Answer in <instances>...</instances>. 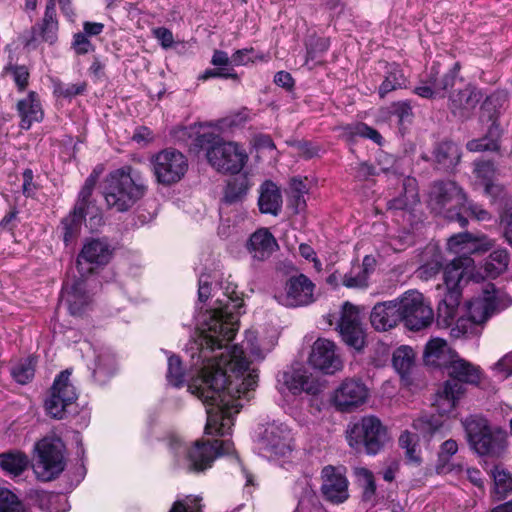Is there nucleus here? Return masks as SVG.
<instances>
[{
	"mask_svg": "<svg viewBox=\"0 0 512 512\" xmlns=\"http://www.w3.org/2000/svg\"><path fill=\"white\" fill-rule=\"evenodd\" d=\"M398 442L399 446L405 450L406 461L419 466L422 462L419 436L406 430L401 433Z\"/></svg>",
	"mask_w": 512,
	"mask_h": 512,
	"instance_id": "39",
	"label": "nucleus"
},
{
	"mask_svg": "<svg viewBox=\"0 0 512 512\" xmlns=\"http://www.w3.org/2000/svg\"><path fill=\"white\" fill-rule=\"evenodd\" d=\"M460 211L463 212H470L472 216H474L479 221H486L490 219V214L488 211L483 209L477 204H474L467 200L466 205L464 207L460 208Z\"/></svg>",
	"mask_w": 512,
	"mask_h": 512,
	"instance_id": "59",
	"label": "nucleus"
},
{
	"mask_svg": "<svg viewBox=\"0 0 512 512\" xmlns=\"http://www.w3.org/2000/svg\"><path fill=\"white\" fill-rule=\"evenodd\" d=\"M494 370L499 372L504 378L512 375V351L495 363Z\"/></svg>",
	"mask_w": 512,
	"mask_h": 512,
	"instance_id": "60",
	"label": "nucleus"
},
{
	"mask_svg": "<svg viewBox=\"0 0 512 512\" xmlns=\"http://www.w3.org/2000/svg\"><path fill=\"white\" fill-rule=\"evenodd\" d=\"M433 156L437 168L447 171L458 165L461 152L458 145L454 142L443 141L435 146Z\"/></svg>",
	"mask_w": 512,
	"mask_h": 512,
	"instance_id": "34",
	"label": "nucleus"
},
{
	"mask_svg": "<svg viewBox=\"0 0 512 512\" xmlns=\"http://www.w3.org/2000/svg\"><path fill=\"white\" fill-rule=\"evenodd\" d=\"M200 499L187 497L186 500L176 501L169 512H202Z\"/></svg>",
	"mask_w": 512,
	"mask_h": 512,
	"instance_id": "56",
	"label": "nucleus"
},
{
	"mask_svg": "<svg viewBox=\"0 0 512 512\" xmlns=\"http://www.w3.org/2000/svg\"><path fill=\"white\" fill-rule=\"evenodd\" d=\"M258 206L261 213L277 216L282 209L280 189L272 181H265L259 190Z\"/></svg>",
	"mask_w": 512,
	"mask_h": 512,
	"instance_id": "31",
	"label": "nucleus"
},
{
	"mask_svg": "<svg viewBox=\"0 0 512 512\" xmlns=\"http://www.w3.org/2000/svg\"><path fill=\"white\" fill-rule=\"evenodd\" d=\"M208 162L217 171L239 173L248 160L246 150L235 142H216L206 152Z\"/></svg>",
	"mask_w": 512,
	"mask_h": 512,
	"instance_id": "13",
	"label": "nucleus"
},
{
	"mask_svg": "<svg viewBox=\"0 0 512 512\" xmlns=\"http://www.w3.org/2000/svg\"><path fill=\"white\" fill-rule=\"evenodd\" d=\"M468 443L480 456L500 457L506 449V434L492 428L485 418L470 416L463 422Z\"/></svg>",
	"mask_w": 512,
	"mask_h": 512,
	"instance_id": "6",
	"label": "nucleus"
},
{
	"mask_svg": "<svg viewBox=\"0 0 512 512\" xmlns=\"http://www.w3.org/2000/svg\"><path fill=\"white\" fill-rule=\"evenodd\" d=\"M414 360V351L409 346H400L393 353V366L402 378L409 375L412 367L414 366Z\"/></svg>",
	"mask_w": 512,
	"mask_h": 512,
	"instance_id": "41",
	"label": "nucleus"
},
{
	"mask_svg": "<svg viewBox=\"0 0 512 512\" xmlns=\"http://www.w3.org/2000/svg\"><path fill=\"white\" fill-rule=\"evenodd\" d=\"M246 248L253 259L264 261L278 249V244L267 229H259L249 237Z\"/></svg>",
	"mask_w": 512,
	"mask_h": 512,
	"instance_id": "25",
	"label": "nucleus"
},
{
	"mask_svg": "<svg viewBox=\"0 0 512 512\" xmlns=\"http://www.w3.org/2000/svg\"><path fill=\"white\" fill-rule=\"evenodd\" d=\"M17 111L21 118L20 127L24 130H29L33 123L41 122L44 118L39 96L34 91L18 101Z\"/></svg>",
	"mask_w": 512,
	"mask_h": 512,
	"instance_id": "27",
	"label": "nucleus"
},
{
	"mask_svg": "<svg viewBox=\"0 0 512 512\" xmlns=\"http://www.w3.org/2000/svg\"><path fill=\"white\" fill-rule=\"evenodd\" d=\"M358 482L363 489L362 500L364 502L374 503L376 494V483L373 473L367 468H357L355 470Z\"/></svg>",
	"mask_w": 512,
	"mask_h": 512,
	"instance_id": "44",
	"label": "nucleus"
},
{
	"mask_svg": "<svg viewBox=\"0 0 512 512\" xmlns=\"http://www.w3.org/2000/svg\"><path fill=\"white\" fill-rule=\"evenodd\" d=\"M249 119L247 109H242L219 120L221 129H234L243 126Z\"/></svg>",
	"mask_w": 512,
	"mask_h": 512,
	"instance_id": "50",
	"label": "nucleus"
},
{
	"mask_svg": "<svg viewBox=\"0 0 512 512\" xmlns=\"http://www.w3.org/2000/svg\"><path fill=\"white\" fill-rule=\"evenodd\" d=\"M219 306L206 310L198 323L199 335L190 348L196 375L188 390L206 407L205 433L224 436L233 425V416L249 401L258 385V372L250 368L242 347L211 356L216 350L227 348L239 327V316L244 307L237 290H224Z\"/></svg>",
	"mask_w": 512,
	"mask_h": 512,
	"instance_id": "1",
	"label": "nucleus"
},
{
	"mask_svg": "<svg viewBox=\"0 0 512 512\" xmlns=\"http://www.w3.org/2000/svg\"><path fill=\"white\" fill-rule=\"evenodd\" d=\"M0 512H24L17 496L8 490L0 491Z\"/></svg>",
	"mask_w": 512,
	"mask_h": 512,
	"instance_id": "51",
	"label": "nucleus"
},
{
	"mask_svg": "<svg viewBox=\"0 0 512 512\" xmlns=\"http://www.w3.org/2000/svg\"><path fill=\"white\" fill-rule=\"evenodd\" d=\"M448 250L459 257L453 259L444 269L446 288H461L484 281V275L477 270L474 260L467 256L477 250L478 244L468 232L453 235L447 242Z\"/></svg>",
	"mask_w": 512,
	"mask_h": 512,
	"instance_id": "4",
	"label": "nucleus"
},
{
	"mask_svg": "<svg viewBox=\"0 0 512 512\" xmlns=\"http://www.w3.org/2000/svg\"><path fill=\"white\" fill-rule=\"evenodd\" d=\"M473 174L478 183L483 186L486 195L496 197L502 188L494 183L496 168L490 160H478L474 162Z\"/></svg>",
	"mask_w": 512,
	"mask_h": 512,
	"instance_id": "32",
	"label": "nucleus"
},
{
	"mask_svg": "<svg viewBox=\"0 0 512 512\" xmlns=\"http://www.w3.org/2000/svg\"><path fill=\"white\" fill-rule=\"evenodd\" d=\"M368 395L369 390L361 380L347 378L334 390L331 400L336 410L349 413L362 406Z\"/></svg>",
	"mask_w": 512,
	"mask_h": 512,
	"instance_id": "16",
	"label": "nucleus"
},
{
	"mask_svg": "<svg viewBox=\"0 0 512 512\" xmlns=\"http://www.w3.org/2000/svg\"><path fill=\"white\" fill-rule=\"evenodd\" d=\"M37 460L34 472L38 479L51 481L57 478L65 469V445L60 438L45 437L35 445Z\"/></svg>",
	"mask_w": 512,
	"mask_h": 512,
	"instance_id": "10",
	"label": "nucleus"
},
{
	"mask_svg": "<svg viewBox=\"0 0 512 512\" xmlns=\"http://www.w3.org/2000/svg\"><path fill=\"white\" fill-rule=\"evenodd\" d=\"M337 327L343 342L347 346L356 351H361L364 348L365 332L360 321L359 312L350 302H345L342 305Z\"/></svg>",
	"mask_w": 512,
	"mask_h": 512,
	"instance_id": "17",
	"label": "nucleus"
},
{
	"mask_svg": "<svg viewBox=\"0 0 512 512\" xmlns=\"http://www.w3.org/2000/svg\"><path fill=\"white\" fill-rule=\"evenodd\" d=\"M269 296L275 299L280 305L295 308L305 306L316 301L321 293L317 290H268Z\"/></svg>",
	"mask_w": 512,
	"mask_h": 512,
	"instance_id": "28",
	"label": "nucleus"
},
{
	"mask_svg": "<svg viewBox=\"0 0 512 512\" xmlns=\"http://www.w3.org/2000/svg\"><path fill=\"white\" fill-rule=\"evenodd\" d=\"M216 77L238 80V74L233 68H225L221 66L214 69H206L201 75H199L198 79L205 81Z\"/></svg>",
	"mask_w": 512,
	"mask_h": 512,
	"instance_id": "54",
	"label": "nucleus"
},
{
	"mask_svg": "<svg viewBox=\"0 0 512 512\" xmlns=\"http://www.w3.org/2000/svg\"><path fill=\"white\" fill-rule=\"evenodd\" d=\"M370 321L377 331H387L401 321L400 299L376 304L371 312Z\"/></svg>",
	"mask_w": 512,
	"mask_h": 512,
	"instance_id": "23",
	"label": "nucleus"
},
{
	"mask_svg": "<svg viewBox=\"0 0 512 512\" xmlns=\"http://www.w3.org/2000/svg\"><path fill=\"white\" fill-rule=\"evenodd\" d=\"M85 214L72 210L61 221L62 237L65 245H68L74 239H77Z\"/></svg>",
	"mask_w": 512,
	"mask_h": 512,
	"instance_id": "40",
	"label": "nucleus"
},
{
	"mask_svg": "<svg viewBox=\"0 0 512 512\" xmlns=\"http://www.w3.org/2000/svg\"><path fill=\"white\" fill-rule=\"evenodd\" d=\"M59 5L63 13L67 16H72L73 12L70 6V0H58ZM58 30V22L56 19V10H55V0H47L46 9L44 13V17L42 19V23L37 27H33L32 40H38V37L41 38L42 41L48 42L52 44L55 42Z\"/></svg>",
	"mask_w": 512,
	"mask_h": 512,
	"instance_id": "22",
	"label": "nucleus"
},
{
	"mask_svg": "<svg viewBox=\"0 0 512 512\" xmlns=\"http://www.w3.org/2000/svg\"><path fill=\"white\" fill-rule=\"evenodd\" d=\"M419 204V195L414 178L407 177L402 180V190L398 196L387 202L389 211H401L403 214H411L415 206Z\"/></svg>",
	"mask_w": 512,
	"mask_h": 512,
	"instance_id": "24",
	"label": "nucleus"
},
{
	"mask_svg": "<svg viewBox=\"0 0 512 512\" xmlns=\"http://www.w3.org/2000/svg\"><path fill=\"white\" fill-rule=\"evenodd\" d=\"M347 440L353 449H364L367 454L375 455L384 447L388 437L377 417L365 416L348 428Z\"/></svg>",
	"mask_w": 512,
	"mask_h": 512,
	"instance_id": "9",
	"label": "nucleus"
},
{
	"mask_svg": "<svg viewBox=\"0 0 512 512\" xmlns=\"http://www.w3.org/2000/svg\"><path fill=\"white\" fill-rule=\"evenodd\" d=\"M461 299L462 290L446 291L437 308L438 326L450 327L455 322L456 327L466 333L467 321L480 325L486 322L494 313L512 304V298L505 290H482L481 296L465 303L462 308L464 314L460 315Z\"/></svg>",
	"mask_w": 512,
	"mask_h": 512,
	"instance_id": "2",
	"label": "nucleus"
},
{
	"mask_svg": "<svg viewBox=\"0 0 512 512\" xmlns=\"http://www.w3.org/2000/svg\"><path fill=\"white\" fill-rule=\"evenodd\" d=\"M185 370L182 366L181 359L176 355L168 357L167 381L175 386L180 387L184 384Z\"/></svg>",
	"mask_w": 512,
	"mask_h": 512,
	"instance_id": "47",
	"label": "nucleus"
},
{
	"mask_svg": "<svg viewBox=\"0 0 512 512\" xmlns=\"http://www.w3.org/2000/svg\"><path fill=\"white\" fill-rule=\"evenodd\" d=\"M308 361L313 368L324 374L331 375L342 368L336 346L328 339L319 338L314 342Z\"/></svg>",
	"mask_w": 512,
	"mask_h": 512,
	"instance_id": "19",
	"label": "nucleus"
},
{
	"mask_svg": "<svg viewBox=\"0 0 512 512\" xmlns=\"http://www.w3.org/2000/svg\"><path fill=\"white\" fill-rule=\"evenodd\" d=\"M494 481V497L501 500L512 491V476L500 466H495L491 471Z\"/></svg>",
	"mask_w": 512,
	"mask_h": 512,
	"instance_id": "42",
	"label": "nucleus"
},
{
	"mask_svg": "<svg viewBox=\"0 0 512 512\" xmlns=\"http://www.w3.org/2000/svg\"><path fill=\"white\" fill-rule=\"evenodd\" d=\"M459 70V63H455L454 66L447 73L440 77L436 90L438 96L444 97L443 93L455 85Z\"/></svg>",
	"mask_w": 512,
	"mask_h": 512,
	"instance_id": "52",
	"label": "nucleus"
},
{
	"mask_svg": "<svg viewBox=\"0 0 512 512\" xmlns=\"http://www.w3.org/2000/svg\"><path fill=\"white\" fill-rule=\"evenodd\" d=\"M35 373V361L33 358H26L19 361L12 369V377L20 384L28 383Z\"/></svg>",
	"mask_w": 512,
	"mask_h": 512,
	"instance_id": "46",
	"label": "nucleus"
},
{
	"mask_svg": "<svg viewBox=\"0 0 512 512\" xmlns=\"http://www.w3.org/2000/svg\"><path fill=\"white\" fill-rule=\"evenodd\" d=\"M153 35L165 49L170 48L174 43L173 33L167 28H156L153 30Z\"/></svg>",
	"mask_w": 512,
	"mask_h": 512,
	"instance_id": "61",
	"label": "nucleus"
},
{
	"mask_svg": "<svg viewBox=\"0 0 512 512\" xmlns=\"http://www.w3.org/2000/svg\"><path fill=\"white\" fill-rule=\"evenodd\" d=\"M467 202L463 190L453 181H440L434 183L429 194V206L437 214H443L452 221H457L464 227L467 219L460 211Z\"/></svg>",
	"mask_w": 512,
	"mask_h": 512,
	"instance_id": "8",
	"label": "nucleus"
},
{
	"mask_svg": "<svg viewBox=\"0 0 512 512\" xmlns=\"http://www.w3.org/2000/svg\"><path fill=\"white\" fill-rule=\"evenodd\" d=\"M259 449L267 457L285 456L291 451V436L287 426L269 425L259 442Z\"/></svg>",
	"mask_w": 512,
	"mask_h": 512,
	"instance_id": "21",
	"label": "nucleus"
},
{
	"mask_svg": "<svg viewBox=\"0 0 512 512\" xmlns=\"http://www.w3.org/2000/svg\"><path fill=\"white\" fill-rule=\"evenodd\" d=\"M458 451V444L455 440L449 439L442 443L439 451V461L446 464L449 459Z\"/></svg>",
	"mask_w": 512,
	"mask_h": 512,
	"instance_id": "58",
	"label": "nucleus"
},
{
	"mask_svg": "<svg viewBox=\"0 0 512 512\" xmlns=\"http://www.w3.org/2000/svg\"><path fill=\"white\" fill-rule=\"evenodd\" d=\"M321 478V492L325 500L339 504L348 499V480L340 468L325 466Z\"/></svg>",
	"mask_w": 512,
	"mask_h": 512,
	"instance_id": "20",
	"label": "nucleus"
},
{
	"mask_svg": "<svg viewBox=\"0 0 512 512\" xmlns=\"http://www.w3.org/2000/svg\"><path fill=\"white\" fill-rule=\"evenodd\" d=\"M510 257L506 249H496L486 258L484 266L477 268L484 275V280L495 279L504 273L509 265Z\"/></svg>",
	"mask_w": 512,
	"mask_h": 512,
	"instance_id": "37",
	"label": "nucleus"
},
{
	"mask_svg": "<svg viewBox=\"0 0 512 512\" xmlns=\"http://www.w3.org/2000/svg\"><path fill=\"white\" fill-rule=\"evenodd\" d=\"M113 253L114 249L106 238H90L77 256L76 269L82 278H87L97 268L106 266Z\"/></svg>",
	"mask_w": 512,
	"mask_h": 512,
	"instance_id": "14",
	"label": "nucleus"
},
{
	"mask_svg": "<svg viewBox=\"0 0 512 512\" xmlns=\"http://www.w3.org/2000/svg\"><path fill=\"white\" fill-rule=\"evenodd\" d=\"M97 182V176L91 174L86 180L81 188L78 199L75 203L73 210L83 213L86 215L87 209L91 204L90 198L92 196L93 190L95 188Z\"/></svg>",
	"mask_w": 512,
	"mask_h": 512,
	"instance_id": "45",
	"label": "nucleus"
},
{
	"mask_svg": "<svg viewBox=\"0 0 512 512\" xmlns=\"http://www.w3.org/2000/svg\"><path fill=\"white\" fill-rule=\"evenodd\" d=\"M146 191L147 184L143 174L131 166H124L106 177L103 196L109 209L126 212L145 195Z\"/></svg>",
	"mask_w": 512,
	"mask_h": 512,
	"instance_id": "3",
	"label": "nucleus"
},
{
	"mask_svg": "<svg viewBox=\"0 0 512 512\" xmlns=\"http://www.w3.org/2000/svg\"><path fill=\"white\" fill-rule=\"evenodd\" d=\"M389 113L397 117L400 124L410 122L413 117L412 106L408 100L392 103L389 108Z\"/></svg>",
	"mask_w": 512,
	"mask_h": 512,
	"instance_id": "49",
	"label": "nucleus"
},
{
	"mask_svg": "<svg viewBox=\"0 0 512 512\" xmlns=\"http://www.w3.org/2000/svg\"><path fill=\"white\" fill-rule=\"evenodd\" d=\"M71 371L66 369L54 379L50 395L45 400L47 413L55 419H63L68 408L77 400V391L70 381Z\"/></svg>",
	"mask_w": 512,
	"mask_h": 512,
	"instance_id": "15",
	"label": "nucleus"
},
{
	"mask_svg": "<svg viewBox=\"0 0 512 512\" xmlns=\"http://www.w3.org/2000/svg\"><path fill=\"white\" fill-rule=\"evenodd\" d=\"M439 272V265L438 263L434 265H423L421 266L416 272L415 277L422 279V280H428L435 276Z\"/></svg>",
	"mask_w": 512,
	"mask_h": 512,
	"instance_id": "63",
	"label": "nucleus"
},
{
	"mask_svg": "<svg viewBox=\"0 0 512 512\" xmlns=\"http://www.w3.org/2000/svg\"><path fill=\"white\" fill-rule=\"evenodd\" d=\"M116 371V360L110 352H103L96 358V367L93 371L94 378L98 382H104L106 378L112 376Z\"/></svg>",
	"mask_w": 512,
	"mask_h": 512,
	"instance_id": "43",
	"label": "nucleus"
},
{
	"mask_svg": "<svg viewBox=\"0 0 512 512\" xmlns=\"http://www.w3.org/2000/svg\"><path fill=\"white\" fill-rule=\"evenodd\" d=\"M455 354L450 350L445 340L434 338L426 344L423 359L426 365L445 368L450 357Z\"/></svg>",
	"mask_w": 512,
	"mask_h": 512,
	"instance_id": "33",
	"label": "nucleus"
},
{
	"mask_svg": "<svg viewBox=\"0 0 512 512\" xmlns=\"http://www.w3.org/2000/svg\"><path fill=\"white\" fill-rule=\"evenodd\" d=\"M444 369L447 370L450 378L437 392L434 403L440 415L449 414L454 410L457 401L465 392L464 384L477 385L480 382L479 367L461 358L458 354L450 357Z\"/></svg>",
	"mask_w": 512,
	"mask_h": 512,
	"instance_id": "5",
	"label": "nucleus"
},
{
	"mask_svg": "<svg viewBox=\"0 0 512 512\" xmlns=\"http://www.w3.org/2000/svg\"><path fill=\"white\" fill-rule=\"evenodd\" d=\"M283 381L293 394L306 392L316 395L321 391L319 381L305 369H293L283 374Z\"/></svg>",
	"mask_w": 512,
	"mask_h": 512,
	"instance_id": "26",
	"label": "nucleus"
},
{
	"mask_svg": "<svg viewBox=\"0 0 512 512\" xmlns=\"http://www.w3.org/2000/svg\"><path fill=\"white\" fill-rule=\"evenodd\" d=\"M376 259L366 255L361 264H353L350 271L345 274L343 284L347 288H363L369 285L368 279L375 271Z\"/></svg>",
	"mask_w": 512,
	"mask_h": 512,
	"instance_id": "29",
	"label": "nucleus"
},
{
	"mask_svg": "<svg viewBox=\"0 0 512 512\" xmlns=\"http://www.w3.org/2000/svg\"><path fill=\"white\" fill-rule=\"evenodd\" d=\"M406 84L407 79L400 66L396 63L389 64L384 80L379 86L378 94L380 98H385L388 93L405 88Z\"/></svg>",
	"mask_w": 512,
	"mask_h": 512,
	"instance_id": "38",
	"label": "nucleus"
},
{
	"mask_svg": "<svg viewBox=\"0 0 512 512\" xmlns=\"http://www.w3.org/2000/svg\"><path fill=\"white\" fill-rule=\"evenodd\" d=\"M59 304L67 306L73 316L82 315L91 304L88 290H61Z\"/></svg>",
	"mask_w": 512,
	"mask_h": 512,
	"instance_id": "35",
	"label": "nucleus"
},
{
	"mask_svg": "<svg viewBox=\"0 0 512 512\" xmlns=\"http://www.w3.org/2000/svg\"><path fill=\"white\" fill-rule=\"evenodd\" d=\"M482 98L483 95L478 88L467 84L464 88L450 93L448 108L455 117L465 121L471 118Z\"/></svg>",
	"mask_w": 512,
	"mask_h": 512,
	"instance_id": "18",
	"label": "nucleus"
},
{
	"mask_svg": "<svg viewBox=\"0 0 512 512\" xmlns=\"http://www.w3.org/2000/svg\"><path fill=\"white\" fill-rule=\"evenodd\" d=\"M346 133L351 137H362L372 140L376 144H381L382 136L380 133L368 126L365 123H356L354 125H350L346 128Z\"/></svg>",
	"mask_w": 512,
	"mask_h": 512,
	"instance_id": "48",
	"label": "nucleus"
},
{
	"mask_svg": "<svg viewBox=\"0 0 512 512\" xmlns=\"http://www.w3.org/2000/svg\"><path fill=\"white\" fill-rule=\"evenodd\" d=\"M501 224L506 240L512 245V204L507 207L502 216Z\"/></svg>",
	"mask_w": 512,
	"mask_h": 512,
	"instance_id": "62",
	"label": "nucleus"
},
{
	"mask_svg": "<svg viewBox=\"0 0 512 512\" xmlns=\"http://www.w3.org/2000/svg\"><path fill=\"white\" fill-rule=\"evenodd\" d=\"M151 165L156 181L164 186L179 182L188 170L187 158L173 148L164 149L152 156Z\"/></svg>",
	"mask_w": 512,
	"mask_h": 512,
	"instance_id": "12",
	"label": "nucleus"
},
{
	"mask_svg": "<svg viewBox=\"0 0 512 512\" xmlns=\"http://www.w3.org/2000/svg\"><path fill=\"white\" fill-rule=\"evenodd\" d=\"M172 448L177 454L184 453L188 469L196 472L211 467L217 457L234 452L233 442L218 439L212 442L198 440L191 447L186 446L179 439H175L172 442Z\"/></svg>",
	"mask_w": 512,
	"mask_h": 512,
	"instance_id": "7",
	"label": "nucleus"
},
{
	"mask_svg": "<svg viewBox=\"0 0 512 512\" xmlns=\"http://www.w3.org/2000/svg\"><path fill=\"white\" fill-rule=\"evenodd\" d=\"M13 76V80L20 91H23L28 85L29 72L25 66H10L6 68Z\"/></svg>",
	"mask_w": 512,
	"mask_h": 512,
	"instance_id": "55",
	"label": "nucleus"
},
{
	"mask_svg": "<svg viewBox=\"0 0 512 512\" xmlns=\"http://www.w3.org/2000/svg\"><path fill=\"white\" fill-rule=\"evenodd\" d=\"M401 320L412 331L429 327L434 321V311L418 290H406L400 298Z\"/></svg>",
	"mask_w": 512,
	"mask_h": 512,
	"instance_id": "11",
	"label": "nucleus"
},
{
	"mask_svg": "<svg viewBox=\"0 0 512 512\" xmlns=\"http://www.w3.org/2000/svg\"><path fill=\"white\" fill-rule=\"evenodd\" d=\"M299 154L306 158L311 159L319 152L318 147L313 146L310 142L302 141L297 144Z\"/></svg>",
	"mask_w": 512,
	"mask_h": 512,
	"instance_id": "64",
	"label": "nucleus"
},
{
	"mask_svg": "<svg viewBox=\"0 0 512 512\" xmlns=\"http://www.w3.org/2000/svg\"><path fill=\"white\" fill-rule=\"evenodd\" d=\"M28 456L19 450H9L0 453V467L5 474L11 477L22 475L29 466Z\"/></svg>",
	"mask_w": 512,
	"mask_h": 512,
	"instance_id": "36",
	"label": "nucleus"
},
{
	"mask_svg": "<svg viewBox=\"0 0 512 512\" xmlns=\"http://www.w3.org/2000/svg\"><path fill=\"white\" fill-rule=\"evenodd\" d=\"M72 46L78 55H84L94 50L93 44L83 33H76L74 35Z\"/></svg>",
	"mask_w": 512,
	"mask_h": 512,
	"instance_id": "57",
	"label": "nucleus"
},
{
	"mask_svg": "<svg viewBox=\"0 0 512 512\" xmlns=\"http://www.w3.org/2000/svg\"><path fill=\"white\" fill-rule=\"evenodd\" d=\"M503 130L500 124L494 120L489 126L486 134L477 139L467 142L466 148L470 152H499L501 149V138Z\"/></svg>",
	"mask_w": 512,
	"mask_h": 512,
	"instance_id": "30",
	"label": "nucleus"
},
{
	"mask_svg": "<svg viewBox=\"0 0 512 512\" xmlns=\"http://www.w3.org/2000/svg\"><path fill=\"white\" fill-rule=\"evenodd\" d=\"M247 187L244 184V181L238 183V181L234 180L228 183L224 200L225 202L232 204L242 199V197L246 194Z\"/></svg>",
	"mask_w": 512,
	"mask_h": 512,
	"instance_id": "53",
	"label": "nucleus"
}]
</instances>
